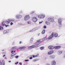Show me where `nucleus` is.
<instances>
[{"instance_id":"50","label":"nucleus","mask_w":65,"mask_h":65,"mask_svg":"<svg viewBox=\"0 0 65 65\" xmlns=\"http://www.w3.org/2000/svg\"><path fill=\"white\" fill-rule=\"evenodd\" d=\"M42 22H43V21H42L41 22H39V24H41L42 23Z\"/></svg>"},{"instance_id":"58","label":"nucleus","mask_w":65,"mask_h":65,"mask_svg":"<svg viewBox=\"0 0 65 65\" xmlns=\"http://www.w3.org/2000/svg\"><path fill=\"white\" fill-rule=\"evenodd\" d=\"M20 12L21 13H22L23 12V11H20Z\"/></svg>"},{"instance_id":"7","label":"nucleus","mask_w":65,"mask_h":65,"mask_svg":"<svg viewBox=\"0 0 65 65\" xmlns=\"http://www.w3.org/2000/svg\"><path fill=\"white\" fill-rule=\"evenodd\" d=\"M30 18V17H25L24 18V20L25 21H27V20H28Z\"/></svg>"},{"instance_id":"53","label":"nucleus","mask_w":65,"mask_h":65,"mask_svg":"<svg viewBox=\"0 0 65 65\" xmlns=\"http://www.w3.org/2000/svg\"><path fill=\"white\" fill-rule=\"evenodd\" d=\"M63 58H65V55H64V56H63Z\"/></svg>"},{"instance_id":"35","label":"nucleus","mask_w":65,"mask_h":65,"mask_svg":"<svg viewBox=\"0 0 65 65\" xmlns=\"http://www.w3.org/2000/svg\"><path fill=\"white\" fill-rule=\"evenodd\" d=\"M4 33L5 34V33H7V31L6 30L4 31Z\"/></svg>"},{"instance_id":"4","label":"nucleus","mask_w":65,"mask_h":65,"mask_svg":"<svg viewBox=\"0 0 65 65\" xmlns=\"http://www.w3.org/2000/svg\"><path fill=\"white\" fill-rule=\"evenodd\" d=\"M47 20L51 22H53L54 21V19L52 18H49L47 19Z\"/></svg>"},{"instance_id":"37","label":"nucleus","mask_w":65,"mask_h":65,"mask_svg":"<svg viewBox=\"0 0 65 65\" xmlns=\"http://www.w3.org/2000/svg\"><path fill=\"white\" fill-rule=\"evenodd\" d=\"M18 25H22V23H18Z\"/></svg>"},{"instance_id":"15","label":"nucleus","mask_w":65,"mask_h":65,"mask_svg":"<svg viewBox=\"0 0 65 65\" xmlns=\"http://www.w3.org/2000/svg\"><path fill=\"white\" fill-rule=\"evenodd\" d=\"M56 65V61L55 60H53L52 62V65Z\"/></svg>"},{"instance_id":"41","label":"nucleus","mask_w":65,"mask_h":65,"mask_svg":"<svg viewBox=\"0 0 65 65\" xmlns=\"http://www.w3.org/2000/svg\"><path fill=\"white\" fill-rule=\"evenodd\" d=\"M2 65V62H1V61L0 60V65Z\"/></svg>"},{"instance_id":"11","label":"nucleus","mask_w":65,"mask_h":65,"mask_svg":"<svg viewBox=\"0 0 65 65\" xmlns=\"http://www.w3.org/2000/svg\"><path fill=\"white\" fill-rule=\"evenodd\" d=\"M48 47L50 50H53L54 48V47L52 46H48Z\"/></svg>"},{"instance_id":"44","label":"nucleus","mask_w":65,"mask_h":65,"mask_svg":"<svg viewBox=\"0 0 65 65\" xmlns=\"http://www.w3.org/2000/svg\"><path fill=\"white\" fill-rule=\"evenodd\" d=\"M18 63H19V62H15V64H18Z\"/></svg>"},{"instance_id":"59","label":"nucleus","mask_w":65,"mask_h":65,"mask_svg":"<svg viewBox=\"0 0 65 65\" xmlns=\"http://www.w3.org/2000/svg\"><path fill=\"white\" fill-rule=\"evenodd\" d=\"M9 63H10V62H11V61H9Z\"/></svg>"},{"instance_id":"27","label":"nucleus","mask_w":65,"mask_h":65,"mask_svg":"<svg viewBox=\"0 0 65 65\" xmlns=\"http://www.w3.org/2000/svg\"><path fill=\"white\" fill-rule=\"evenodd\" d=\"M3 29V27L0 26V30H2Z\"/></svg>"},{"instance_id":"17","label":"nucleus","mask_w":65,"mask_h":65,"mask_svg":"<svg viewBox=\"0 0 65 65\" xmlns=\"http://www.w3.org/2000/svg\"><path fill=\"white\" fill-rule=\"evenodd\" d=\"M61 47V46H56L54 47V48H55V49H58V48H60Z\"/></svg>"},{"instance_id":"36","label":"nucleus","mask_w":65,"mask_h":65,"mask_svg":"<svg viewBox=\"0 0 65 65\" xmlns=\"http://www.w3.org/2000/svg\"><path fill=\"white\" fill-rule=\"evenodd\" d=\"M17 17H21L22 16L21 15H16Z\"/></svg>"},{"instance_id":"10","label":"nucleus","mask_w":65,"mask_h":65,"mask_svg":"<svg viewBox=\"0 0 65 65\" xmlns=\"http://www.w3.org/2000/svg\"><path fill=\"white\" fill-rule=\"evenodd\" d=\"M53 37H54V36H53V35H52V34H51V35H50L48 37V38H47V39H48V40H49V39H51V38H52Z\"/></svg>"},{"instance_id":"1","label":"nucleus","mask_w":65,"mask_h":65,"mask_svg":"<svg viewBox=\"0 0 65 65\" xmlns=\"http://www.w3.org/2000/svg\"><path fill=\"white\" fill-rule=\"evenodd\" d=\"M40 43H41L40 40H37V42L35 43V45L29 46L28 47V49H31L34 48V47H38L41 45Z\"/></svg>"},{"instance_id":"28","label":"nucleus","mask_w":65,"mask_h":65,"mask_svg":"<svg viewBox=\"0 0 65 65\" xmlns=\"http://www.w3.org/2000/svg\"><path fill=\"white\" fill-rule=\"evenodd\" d=\"M39 18V19H43L44 18V17H38Z\"/></svg>"},{"instance_id":"38","label":"nucleus","mask_w":65,"mask_h":65,"mask_svg":"<svg viewBox=\"0 0 65 65\" xmlns=\"http://www.w3.org/2000/svg\"><path fill=\"white\" fill-rule=\"evenodd\" d=\"M15 58H19V56H15Z\"/></svg>"},{"instance_id":"22","label":"nucleus","mask_w":65,"mask_h":65,"mask_svg":"<svg viewBox=\"0 0 65 65\" xmlns=\"http://www.w3.org/2000/svg\"><path fill=\"white\" fill-rule=\"evenodd\" d=\"M26 47L25 46H23L20 47L19 49H24V48H25Z\"/></svg>"},{"instance_id":"12","label":"nucleus","mask_w":65,"mask_h":65,"mask_svg":"<svg viewBox=\"0 0 65 65\" xmlns=\"http://www.w3.org/2000/svg\"><path fill=\"white\" fill-rule=\"evenodd\" d=\"M48 47L50 50H53L54 48V47L52 46H48Z\"/></svg>"},{"instance_id":"18","label":"nucleus","mask_w":65,"mask_h":65,"mask_svg":"<svg viewBox=\"0 0 65 65\" xmlns=\"http://www.w3.org/2000/svg\"><path fill=\"white\" fill-rule=\"evenodd\" d=\"M36 29H37V28H34L33 29L30 30L29 32H34L36 30Z\"/></svg>"},{"instance_id":"54","label":"nucleus","mask_w":65,"mask_h":65,"mask_svg":"<svg viewBox=\"0 0 65 65\" xmlns=\"http://www.w3.org/2000/svg\"><path fill=\"white\" fill-rule=\"evenodd\" d=\"M5 57V55H4L3 56V57Z\"/></svg>"},{"instance_id":"6","label":"nucleus","mask_w":65,"mask_h":65,"mask_svg":"<svg viewBox=\"0 0 65 65\" xmlns=\"http://www.w3.org/2000/svg\"><path fill=\"white\" fill-rule=\"evenodd\" d=\"M62 19L59 18L58 20V23L59 25H62Z\"/></svg>"},{"instance_id":"29","label":"nucleus","mask_w":65,"mask_h":65,"mask_svg":"<svg viewBox=\"0 0 65 65\" xmlns=\"http://www.w3.org/2000/svg\"><path fill=\"white\" fill-rule=\"evenodd\" d=\"M11 56L10 57V59H13V58L14 57V56H13V55H11Z\"/></svg>"},{"instance_id":"48","label":"nucleus","mask_w":65,"mask_h":65,"mask_svg":"<svg viewBox=\"0 0 65 65\" xmlns=\"http://www.w3.org/2000/svg\"><path fill=\"white\" fill-rule=\"evenodd\" d=\"M13 52H15V51H11V53H13Z\"/></svg>"},{"instance_id":"25","label":"nucleus","mask_w":65,"mask_h":65,"mask_svg":"<svg viewBox=\"0 0 65 65\" xmlns=\"http://www.w3.org/2000/svg\"><path fill=\"white\" fill-rule=\"evenodd\" d=\"M48 40V39L46 38V37H45L42 39L43 40Z\"/></svg>"},{"instance_id":"8","label":"nucleus","mask_w":65,"mask_h":65,"mask_svg":"<svg viewBox=\"0 0 65 65\" xmlns=\"http://www.w3.org/2000/svg\"><path fill=\"white\" fill-rule=\"evenodd\" d=\"M55 56H56L54 55H51L50 56L49 58H50V59H54L55 58Z\"/></svg>"},{"instance_id":"60","label":"nucleus","mask_w":65,"mask_h":65,"mask_svg":"<svg viewBox=\"0 0 65 65\" xmlns=\"http://www.w3.org/2000/svg\"><path fill=\"white\" fill-rule=\"evenodd\" d=\"M5 59H6V57H5Z\"/></svg>"},{"instance_id":"45","label":"nucleus","mask_w":65,"mask_h":65,"mask_svg":"<svg viewBox=\"0 0 65 65\" xmlns=\"http://www.w3.org/2000/svg\"><path fill=\"white\" fill-rule=\"evenodd\" d=\"M44 29H46V26H44Z\"/></svg>"},{"instance_id":"52","label":"nucleus","mask_w":65,"mask_h":65,"mask_svg":"<svg viewBox=\"0 0 65 65\" xmlns=\"http://www.w3.org/2000/svg\"><path fill=\"white\" fill-rule=\"evenodd\" d=\"M25 17H29V15H26V16H25Z\"/></svg>"},{"instance_id":"43","label":"nucleus","mask_w":65,"mask_h":65,"mask_svg":"<svg viewBox=\"0 0 65 65\" xmlns=\"http://www.w3.org/2000/svg\"><path fill=\"white\" fill-rule=\"evenodd\" d=\"M33 59V57H30L29 58V59H30V60H31V59Z\"/></svg>"},{"instance_id":"42","label":"nucleus","mask_w":65,"mask_h":65,"mask_svg":"<svg viewBox=\"0 0 65 65\" xmlns=\"http://www.w3.org/2000/svg\"><path fill=\"white\" fill-rule=\"evenodd\" d=\"M35 56L36 57H38L39 56V54H37Z\"/></svg>"},{"instance_id":"9","label":"nucleus","mask_w":65,"mask_h":65,"mask_svg":"<svg viewBox=\"0 0 65 65\" xmlns=\"http://www.w3.org/2000/svg\"><path fill=\"white\" fill-rule=\"evenodd\" d=\"M53 53L54 51L53 50H51L48 52L47 54L48 55H51V54H53Z\"/></svg>"},{"instance_id":"21","label":"nucleus","mask_w":65,"mask_h":65,"mask_svg":"<svg viewBox=\"0 0 65 65\" xmlns=\"http://www.w3.org/2000/svg\"><path fill=\"white\" fill-rule=\"evenodd\" d=\"M46 24L47 25H50V22L47 21H46L45 22Z\"/></svg>"},{"instance_id":"56","label":"nucleus","mask_w":65,"mask_h":65,"mask_svg":"<svg viewBox=\"0 0 65 65\" xmlns=\"http://www.w3.org/2000/svg\"><path fill=\"white\" fill-rule=\"evenodd\" d=\"M21 43H22V42L21 41H20V44H21Z\"/></svg>"},{"instance_id":"49","label":"nucleus","mask_w":65,"mask_h":65,"mask_svg":"<svg viewBox=\"0 0 65 65\" xmlns=\"http://www.w3.org/2000/svg\"><path fill=\"white\" fill-rule=\"evenodd\" d=\"M25 62H28V61H29V59L25 60Z\"/></svg>"},{"instance_id":"47","label":"nucleus","mask_w":65,"mask_h":65,"mask_svg":"<svg viewBox=\"0 0 65 65\" xmlns=\"http://www.w3.org/2000/svg\"><path fill=\"white\" fill-rule=\"evenodd\" d=\"M32 57H33V58H35V57H36V55H33L32 56Z\"/></svg>"},{"instance_id":"23","label":"nucleus","mask_w":65,"mask_h":65,"mask_svg":"<svg viewBox=\"0 0 65 65\" xmlns=\"http://www.w3.org/2000/svg\"><path fill=\"white\" fill-rule=\"evenodd\" d=\"M39 60V59H34L32 61L33 62H36V61H38V60Z\"/></svg>"},{"instance_id":"57","label":"nucleus","mask_w":65,"mask_h":65,"mask_svg":"<svg viewBox=\"0 0 65 65\" xmlns=\"http://www.w3.org/2000/svg\"><path fill=\"white\" fill-rule=\"evenodd\" d=\"M47 65H50V64H49L48 63L47 64Z\"/></svg>"},{"instance_id":"62","label":"nucleus","mask_w":65,"mask_h":65,"mask_svg":"<svg viewBox=\"0 0 65 65\" xmlns=\"http://www.w3.org/2000/svg\"><path fill=\"white\" fill-rule=\"evenodd\" d=\"M38 36H39V34H38Z\"/></svg>"},{"instance_id":"31","label":"nucleus","mask_w":65,"mask_h":65,"mask_svg":"<svg viewBox=\"0 0 65 65\" xmlns=\"http://www.w3.org/2000/svg\"><path fill=\"white\" fill-rule=\"evenodd\" d=\"M3 65H5V61H4V60H3Z\"/></svg>"},{"instance_id":"46","label":"nucleus","mask_w":65,"mask_h":65,"mask_svg":"<svg viewBox=\"0 0 65 65\" xmlns=\"http://www.w3.org/2000/svg\"><path fill=\"white\" fill-rule=\"evenodd\" d=\"M13 24V23H12V22H11V23H10L11 25H12Z\"/></svg>"},{"instance_id":"61","label":"nucleus","mask_w":65,"mask_h":65,"mask_svg":"<svg viewBox=\"0 0 65 65\" xmlns=\"http://www.w3.org/2000/svg\"><path fill=\"white\" fill-rule=\"evenodd\" d=\"M13 45H14V43H13Z\"/></svg>"},{"instance_id":"3","label":"nucleus","mask_w":65,"mask_h":65,"mask_svg":"<svg viewBox=\"0 0 65 65\" xmlns=\"http://www.w3.org/2000/svg\"><path fill=\"white\" fill-rule=\"evenodd\" d=\"M32 20L33 22L36 23V22H37V19L36 17H34L32 18Z\"/></svg>"},{"instance_id":"51","label":"nucleus","mask_w":65,"mask_h":65,"mask_svg":"<svg viewBox=\"0 0 65 65\" xmlns=\"http://www.w3.org/2000/svg\"><path fill=\"white\" fill-rule=\"evenodd\" d=\"M19 64H20V65H22V63L21 62H20L19 63Z\"/></svg>"},{"instance_id":"55","label":"nucleus","mask_w":65,"mask_h":65,"mask_svg":"<svg viewBox=\"0 0 65 65\" xmlns=\"http://www.w3.org/2000/svg\"><path fill=\"white\" fill-rule=\"evenodd\" d=\"M3 53L5 54H6V52H3Z\"/></svg>"},{"instance_id":"63","label":"nucleus","mask_w":65,"mask_h":65,"mask_svg":"<svg viewBox=\"0 0 65 65\" xmlns=\"http://www.w3.org/2000/svg\"><path fill=\"white\" fill-rule=\"evenodd\" d=\"M4 51V50H2V51Z\"/></svg>"},{"instance_id":"32","label":"nucleus","mask_w":65,"mask_h":65,"mask_svg":"<svg viewBox=\"0 0 65 65\" xmlns=\"http://www.w3.org/2000/svg\"><path fill=\"white\" fill-rule=\"evenodd\" d=\"M16 19H20V18H21L22 17H16Z\"/></svg>"},{"instance_id":"14","label":"nucleus","mask_w":65,"mask_h":65,"mask_svg":"<svg viewBox=\"0 0 65 65\" xmlns=\"http://www.w3.org/2000/svg\"><path fill=\"white\" fill-rule=\"evenodd\" d=\"M38 17H40V16L41 17H45V15L44 14H41L40 15L38 14Z\"/></svg>"},{"instance_id":"30","label":"nucleus","mask_w":65,"mask_h":65,"mask_svg":"<svg viewBox=\"0 0 65 65\" xmlns=\"http://www.w3.org/2000/svg\"><path fill=\"white\" fill-rule=\"evenodd\" d=\"M40 49L41 50H43V49H44V47H42L40 48Z\"/></svg>"},{"instance_id":"24","label":"nucleus","mask_w":65,"mask_h":65,"mask_svg":"<svg viewBox=\"0 0 65 65\" xmlns=\"http://www.w3.org/2000/svg\"><path fill=\"white\" fill-rule=\"evenodd\" d=\"M17 53H16L14 52L11 54V56H14L15 55H16Z\"/></svg>"},{"instance_id":"5","label":"nucleus","mask_w":65,"mask_h":65,"mask_svg":"<svg viewBox=\"0 0 65 65\" xmlns=\"http://www.w3.org/2000/svg\"><path fill=\"white\" fill-rule=\"evenodd\" d=\"M2 25L3 26H4L6 24H7L8 25V24H7V22H6V21H3L2 23Z\"/></svg>"},{"instance_id":"40","label":"nucleus","mask_w":65,"mask_h":65,"mask_svg":"<svg viewBox=\"0 0 65 65\" xmlns=\"http://www.w3.org/2000/svg\"><path fill=\"white\" fill-rule=\"evenodd\" d=\"M6 31H7V33H9V31L8 30H7Z\"/></svg>"},{"instance_id":"13","label":"nucleus","mask_w":65,"mask_h":65,"mask_svg":"<svg viewBox=\"0 0 65 65\" xmlns=\"http://www.w3.org/2000/svg\"><path fill=\"white\" fill-rule=\"evenodd\" d=\"M17 48V47L14 46L11 49V51H14V50H15V49Z\"/></svg>"},{"instance_id":"26","label":"nucleus","mask_w":65,"mask_h":65,"mask_svg":"<svg viewBox=\"0 0 65 65\" xmlns=\"http://www.w3.org/2000/svg\"><path fill=\"white\" fill-rule=\"evenodd\" d=\"M33 38H32L30 40V42H33Z\"/></svg>"},{"instance_id":"19","label":"nucleus","mask_w":65,"mask_h":65,"mask_svg":"<svg viewBox=\"0 0 65 65\" xmlns=\"http://www.w3.org/2000/svg\"><path fill=\"white\" fill-rule=\"evenodd\" d=\"M46 31V30L45 29H43L42 31L41 32V34H44L45 33Z\"/></svg>"},{"instance_id":"39","label":"nucleus","mask_w":65,"mask_h":65,"mask_svg":"<svg viewBox=\"0 0 65 65\" xmlns=\"http://www.w3.org/2000/svg\"><path fill=\"white\" fill-rule=\"evenodd\" d=\"M5 26H6V27H8V26H9V25H7L6 24L5 25Z\"/></svg>"},{"instance_id":"2","label":"nucleus","mask_w":65,"mask_h":65,"mask_svg":"<svg viewBox=\"0 0 65 65\" xmlns=\"http://www.w3.org/2000/svg\"><path fill=\"white\" fill-rule=\"evenodd\" d=\"M14 21V19H10L9 20H6L7 24H9L10 21L13 22V21Z\"/></svg>"},{"instance_id":"20","label":"nucleus","mask_w":65,"mask_h":65,"mask_svg":"<svg viewBox=\"0 0 65 65\" xmlns=\"http://www.w3.org/2000/svg\"><path fill=\"white\" fill-rule=\"evenodd\" d=\"M62 53H63V52L62 51H59L58 52V54L59 55H61Z\"/></svg>"},{"instance_id":"16","label":"nucleus","mask_w":65,"mask_h":65,"mask_svg":"<svg viewBox=\"0 0 65 65\" xmlns=\"http://www.w3.org/2000/svg\"><path fill=\"white\" fill-rule=\"evenodd\" d=\"M52 35L53 36V37H57L58 36V34L57 33L54 35V33H52Z\"/></svg>"},{"instance_id":"34","label":"nucleus","mask_w":65,"mask_h":65,"mask_svg":"<svg viewBox=\"0 0 65 65\" xmlns=\"http://www.w3.org/2000/svg\"><path fill=\"white\" fill-rule=\"evenodd\" d=\"M34 12H35V11H32L30 12V13L31 14H32V13H34Z\"/></svg>"},{"instance_id":"33","label":"nucleus","mask_w":65,"mask_h":65,"mask_svg":"<svg viewBox=\"0 0 65 65\" xmlns=\"http://www.w3.org/2000/svg\"><path fill=\"white\" fill-rule=\"evenodd\" d=\"M31 23V22L30 21H28L27 22V24H30Z\"/></svg>"}]
</instances>
